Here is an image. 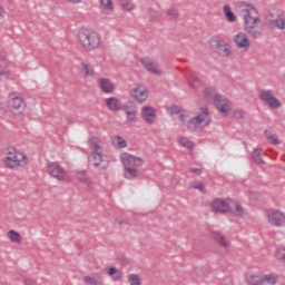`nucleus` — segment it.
<instances>
[{
    "label": "nucleus",
    "mask_w": 285,
    "mask_h": 285,
    "mask_svg": "<svg viewBox=\"0 0 285 285\" xmlns=\"http://www.w3.org/2000/svg\"><path fill=\"white\" fill-rule=\"evenodd\" d=\"M82 282L90 285H104V277L101 276H83Z\"/></svg>",
    "instance_id": "b1692460"
},
{
    "label": "nucleus",
    "mask_w": 285,
    "mask_h": 285,
    "mask_svg": "<svg viewBox=\"0 0 285 285\" xmlns=\"http://www.w3.org/2000/svg\"><path fill=\"white\" fill-rule=\"evenodd\" d=\"M141 66L147 70V72H151V75H161V69H159V65L153 61L149 57H144L140 59Z\"/></svg>",
    "instance_id": "4468645a"
},
{
    "label": "nucleus",
    "mask_w": 285,
    "mask_h": 285,
    "mask_svg": "<svg viewBox=\"0 0 285 285\" xmlns=\"http://www.w3.org/2000/svg\"><path fill=\"white\" fill-rule=\"evenodd\" d=\"M117 272H118L117 267H110V268L108 269V275H109L110 277H112V275H115Z\"/></svg>",
    "instance_id": "09e8293b"
},
{
    "label": "nucleus",
    "mask_w": 285,
    "mask_h": 285,
    "mask_svg": "<svg viewBox=\"0 0 285 285\" xmlns=\"http://www.w3.org/2000/svg\"><path fill=\"white\" fill-rule=\"evenodd\" d=\"M214 105L220 115L228 117V110H230V107L228 106V99H226V97L217 94L214 97Z\"/></svg>",
    "instance_id": "9b49d317"
},
{
    "label": "nucleus",
    "mask_w": 285,
    "mask_h": 285,
    "mask_svg": "<svg viewBox=\"0 0 285 285\" xmlns=\"http://www.w3.org/2000/svg\"><path fill=\"white\" fill-rule=\"evenodd\" d=\"M131 97L138 101V104H144L148 99V90L146 87L139 85L131 91Z\"/></svg>",
    "instance_id": "dca6fc26"
},
{
    "label": "nucleus",
    "mask_w": 285,
    "mask_h": 285,
    "mask_svg": "<svg viewBox=\"0 0 285 285\" xmlns=\"http://www.w3.org/2000/svg\"><path fill=\"white\" fill-rule=\"evenodd\" d=\"M10 99H11V108L13 110H17L18 112H23L26 110V101L21 97L14 96V94H10Z\"/></svg>",
    "instance_id": "aec40b11"
},
{
    "label": "nucleus",
    "mask_w": 285,
    "mask_h": 285,
    "mask_svg": "<svg viewBox=\"0 0 285 285\" xmlns=\"http://www.w3.org/2000/svg\"><path fill=\"white\" fill-rule=\"evenodd\" d=\"M166 14L170 19H179V10L177 8L171 7L166 11Z\"/></svg>",
    "instance_id": "c9c22d12"
},
{
    "label": "nucleus",
    "mask_w": 285,
    "mask_h": 285,
    "mask_svg": "<svg viewBox=\"0 0 285 285\" xmlns=\"http://www.w3.org/2000/svg\"><path fill=\"white\" fill-rule=\"evenodd\" d=\"M78 41L85 50L92 51L101 46V36L95 31L82 29L78 33Z\"/></svg>",
    "instance_id": "f03ea898"
},
{
    "label": "nucleus",
    "mask_w": 285,
    "mask_h": 285,
    "mask_svg": "<svg viewBox=\"0 0 285 285\" xmlns=\"http://www.w3.org/2000/svg\"><path fill=\"white\" fill-rule=\"evenodd\" d=\"M200 114L194 118H190L187 122V128L190 130V132H195L202 124H205L208 126L210 124V114L208 112V107H203L200 109Z\"/></svg>",
    "instance_id": "7ed1b4c3"
},
{
    "label": "nucleus",
    "mask_w": 285,
    "mask_h": 285,
    "mask_svg": "<svg viewBox=\"0 0 285 285\" xmlns=\"http://www.w3.org/2000/svg\"><path fill=\"white\" fill-rule=\"evenodd\" d=\"M215 96H217V90L215 87H207L204 89V97L207 99V101L215 99Z\"/></svg>",
    "instance_id": "c756f323"
},
{
    "label": "nucleus",
    "mask_w": 285,
    "mask_h": 285,
    "mask_svg": "<svg viewBox=\"0 0 285 285\" xmlns=\"http://www.w3.org/2000/svg\"><path fill=\"white\" fill-rule=\"evenodd\" d=\"M112 144L116 146V148H126L128 144L121 138V136H116L112 138Z\"/></svg>",
    "instance_id": "473e14b6"
},
{
    "label": "nucleus",
    "mask_w": 285,
    "mask_h": 285,
    "mask_svg": "<svg viewBox=\"0 0 285 285\" xmlns=\"http://www.w3.org/2000/svg\"><path fill=\"white\" fill-rule=\"evenodd\" d=\"M261 276L263 277V284L275 285V284H277V279H279L277 274H264Z\"/></svg>",
    "instance_id": "bb28decb"
},
{
    "label": "nucleus",
    "mask_w": 285,
    "mask_h": 285,
    "mask_svg": "<svg viewBox=\"0 0 285 285\" xmlns=\"http://www.w3.org/2000/svg\"><path fill=\"white\" fill-rule=\"evenodd\" d=\"M213 239L218 244V246H222L223 248H228L229 243L226 239V236L222 235V233L218 232H212Z\"/></svg>",
    "instance_id": "4be33fe9"
},
{
    "label": "nucleus",
    "mask_w": 285,
    "mask_h": 285,
    "mask_svg": "<svg viewBox=\"0 0 285 285\" xmlns=\"http://www.w3.org/2000/svg\"><path fill=\"white\" fill-rule=\"evenodd\" d=\"M190 188H194V190H199V193H203V195H206V187L199 180H195L190 183Z\"/></svg>",
    "instance_id": "7c9ffc66"
},
{
    "label": "nucleus",
    "mask_w": 285,
    "mask_h": 285,
    "mask_svg": "<svg viewBox=\"0 0 285 285\" xmlns=\"http://www.w3.org/2000/svg\"><path fill=\"white\" fill-rule=\"evenodd\" d=\"M6 14V9L0 4V17H3Z\"/></svg>",
    "instance_id": "864d4df0"
},
{
    "label": "nucleus",
    "mask_w": 285,
    "mask_h": 285,
    "mask_svg": "<svg viewBox=\"0 0 285 285\" xmlns=\"http://www.w3.org/2000/svg\"><path fill=\"white\" fill-rule=\"evenodd\" d=\"M11 77H12V71L0 69V81L3 78L4 79H10Z\"/></svg>",
    "instance_id": "37998d69"
},
{
    "label": "nucleus",
    "mask_w": 285,
    "mask_h": 285,
    "mask_svg": "<svg viewBox=\"0 0 285 285\" xmlns=\"http://www.w3.org/2000/svg\"><path fill=\"white\" fill-rule=\"evenodd\" d=\"M189 81H190L189 85L191 88H196L197 83L200 82L199 77H197V73H195V72L190 73Z\"/></svg>",
    "instance_id": "ea45409f"
},
{
    "label": "nucleus",
    "mask_w": 285,
    "mask_h": 285,
    "mask_svg": "<svg viewBox=\"0 0 285 285\" xmlns=\"http://www.w3.org/2000/svg\"><path fill=\"white\" fill-rule=\"evenodd\" d=\"M277 259H284L285 262V247H278L277 254H276Z\"/></svg>",
    "instance_id": "c03bdc74"
},
{
    "label": "nucleus",
    "mask_w": 285,
    "mask_h": 285,
    "mask_svg": "<svg viewBox=\"0 0 285 285\" xmlns=\"http://www.w3.org/2000/svg\"><path fill=\"white\" fill-rule=\"evenodd\" d=\"M24 285H37V282H35V279H32V278H26Z\"/></svg>",
    "instance_id": "8fccbe9b"
},
{
    "label": "nucleus",
    "mask_w": 285,
    "mask_h": 285,
    "mask_svg": "<svg viewBox=\"0 0 285 285\" xmlns=\"http://www.w3.org/2000/svg\"><path fill=\"white\" fill-rule=\"evenodd\" d=\"M8 237L10 239V242H12V244H21V234H19V232L11 229L8 232Z\"/></svg>",
    "instance_id": "cd10ccee"
},
{
    "label": "nucleus",
    "mask_w": 285,
    "mask_h": 285,
    "mask_svg": "<svg viewBox=\"0 0 285 285\" xmlns=\"http://www.w3.org/2000/svg\"><path fill=\"white\" fill-rule=\"evenodd\" d=\"M47 173L58 181H63L67 177L66 169L58 163H50L47 166Z\"/></svg>",
    "instance_id": "1a4fd4ad"
},
{
    "label": "nucleus",
    "mask_w": 285,
    "mask_h": 285,
    "mask_svg": "<svg viewBox=\"0 0 285 285\" xmlns=\"http://www.w3.org/2000/svg\"><path fill=\"white\" fill-rule=\"evenodd\" d=\"M125 112L127 115V121H130V124L137 122V111L136 110L129 111L127 109V110H125Z\"/></svg>",
    "instance_id": "4c0bfd02"
},
{
    "label": "nucleus",
    "mask_w": 285,
    "mask_h": 285,
    "mask_svg": "<svg viewBox=\"0 0 285 285\" xmlns=\"http://www.w3.org/2000/svg\"><path fill=\"white\" fill-rule=\"evenodd\" d=\"M264 135L266 139L271 141V144H273L274 146H279V139L274 134H272L268 130H265Z\"/></svg>",
    "instance_id": "2f4dec72"
},
{
    "label": "nucleus",
    "mask_w": 285,
    "mask_h": 285,
    "mask_svg": "<svg viewBox=\"0 0 285 285\" xmlns=\"http://www.w3.org/2000/svg\"><path fill=\"white\" fill-rule=\"evenodd\" d=\"M238 14L244 20V30L252 37V39H261L264 35L262 27V20L259 19V12L253 4L242 2L238 6Z\"/></svg>",
    "instance_id": "f257e3e1"
},
{
    "label": "nucleus",
    "mask_w": 285,
    "mask_h": 285,
    "mask_svg": "<svg viewBox=\"0 0 285 285\" xmlns=\"http://www.w3.org/2000/svg\"><path fill=\"white\" fill-rule=\"evenodd\" d=\"M118 224H119V226H124V224H128V222H126V220H119Z\"/></svg>",
    "instance_id": "6e6d98bb"
},
{
    "label": "nucleus",
    "mask_w": 285,
    "mask_h": 285,
    "mask_svg": "<svg viewBox=\"0 0 285 285\" xmlns=\"http://www.w3.org/2000/svg\"><path fill=\"white\" fill-rule=\"evenodd\" d=\"M98 85L101 92H105V95H112V92H115V82L108 78H100Z\"/></svg>",
    "instance_id": "a211bd4d"
},
{
    "label": "nucleus",
    "mask_w": 285,
    "mask_h": 285,
    "mask_svg": "<svg viewBox=\"0 0 285 285\" xmlns=\"http://www.w3.org/2000/svg\"><path fill=\"white\" fill-rule=\"evenodd\" d=\"M4 164L7 168H17V166L26 164V155L14 148H9Z\"/></svg>",
    "instance_id": "20e7f679"
},
{
    "label": "nucleus",
    "mask_w": 285,
    "mask_h": 285,
    "mask_svg": "<svg viewBox=\"0 0 285 285\" xmlns=\"http://www.w3.org/2000/svg\"><path fill=\"white\" fill-rule=\"evenodd\" d=\"M141 117L146 120L147 124H155V119H157V112L153 107H144L141 109Z\"/></svg>",
    "instance_id": "6ab92c4d"
},
{
    "label": "nucleus",
    "mask_w": 285,
    "mask_h": 285,
    "mask_svg": "<svg viewBox=\"0 0 285 285\" xmlns=\"http://www.w3.org/2000/svg\"><path fill=\"white\" fill-rule=\"evenodd\" d=\"M223 12L229 23H235V21H237V16H235L233 10L230 9V6L225 4L223 8Z\"/></svg>",
    "instance_id": "393cba45"
},
{
    "label": "nucleus",
    "mask_w": 285,
    "mask_h": 285,
    "mask_svg": "<svg viewBox=\"0 0 285 285\" xmlns=\"http://www.w3.org/2000/svg\"><path fill=\"white\" fill-rule=\"evenodd\" d=\"M115 275V279H121L124 277V274H121L120 271H118Z\"/></svg>",
    "instance_id": "603ef678"
},
{
    "label": "nucleus",
    "mask_w": 285,
    "mask_h": 285,
    "mask_svg": "<svg viewBox=\"0 0 285 285\" xmlns=\"http://www.w3.org/2000/svg\"><path fill=\"white\" fill-rule=\"evenodd\" d=\"M179 121H181L183 124H186L187 119H188V115L186 114V111H183L179 114L178 116Z\"/></svg>",
    "instance_id": "49530a36"
},
{
    "label": "nucleus",
    "mask_w": 285,
    "mask_h": 285,
    "mask_svg": "<svg viewBox=\"0 0 285 285\" xmlns=\"http://www.w3.org/2000/svg\"><path fill=\"white\" fill-rule=\"evenodd\" d=\"M128 279L130 282V285H141V278H139V275L137 274H130L128 276Z\"/></svg>",
    "instance_id": "a19ab883"
},
{
    "label": "nucleus",
    "mask_w": 285,
    "mask_h": 285,
    "mask_svg": "<svg viewBox=\"0 0 285 285\" xmlns=\"http://www.w3.org/2000/svg\"><path fill=\"white\" fill-rule=\"evenodd\" d=\"M247 284L248 285H263L264 284V279H263L262 275L252 274L247 278Z\"/></svg>",
    "instance_id": "c85d7f7f"
},
{
    "label": "nucleus",
    "mask_w": 285,
    "mask_h": 285,
    "mask_svg": "<svg viewBox=\"0 0 285 285\" xmlns=\"http://www.w3.org/2000/svg\"><path fill=\"white\" fill-rule=\"evenodd\" d=\"M266 217L271 226H275L276 228H282L285 226V215L278 209H267Z\"/></svg>",
    "instance_id": "6e6552de"
},
{
    "label": "nucleus",
    "mask_w": 285,
    "mask_h": 285,
    "mask_svg": "<svg viewBox=\"0 0 285 285\" xmlns=\"http://www.w3.org/2000/svg\"><path fill=\"white\" fill-rule=\"evenodd\" d=\"M82 70L85 71L86 77H95V69H92V66L82 62Z\"/></svg>",
    "instance_id": "f704fd0d"
},
{
    "label": "nucleus",
    "mask_w": 285,
    "mask_h": 285,
    "mask_svg": "<svg viewBox=\"0 0 285 285\" xmlns=\"http://www.w3.org/2000/svg\"><path fill=\"white\" fill-rule=\"evenodd\" d=\"M121 161L124 166H131L132 168L144 166V159L128 154L121 157Z\"/></svg>",
    "instance_id": "f3484780"
},
{
    "label": "nucleus",
    "mask_w": 285,
    "mask_h": 285,
    "mask_svg": "<svg viewBox=\"0 0 285 285\" xmlns=\"http://www.w3.org/2000/svg\"><path fill=\"white\" fill-rule=\"evenodd\" d=\"M119 6H121L124 10H127L128 12H130V10H135L132 0H119Z\"/></svg>",
    "instance_id": "72a5a7b5"
},
{
    "label": "nucleus",
    "mask_w": 285,
    "mask_h": 285,
    "mask_svg": "<svg viewBox=\"0 0 285 285\" xmlns=\"http://www.w3.org/2000/svg\"><path fill=\"white\" fill-rule=\"evenodd\" d=\"M234 43H236L237 48H240L242 50H248V48H250V40L244 32H239L234 36Z\"/></svg>",
    "instance_id": "2eb2a0df"
},
{
    "label": "nucleus",
    "mask_w": 285,
    "mask_h": 285,
    "mask_svg": "<svg viewBox=\"0 0 285 285\" xmlns=\"http://www.w3.org/2000/svg\"><path fill=\"white\" fill-rule=\"evenodd\" d=\"M76 178L78 179V181L85 184V186H90L91 184L90 179H88V171H86L85 169L76 170Z\"/></svg>",
    "instance_id": "a878e982"
},
{
    "label": "nucleus",
    "mask_w": 285,
    "mask_h": 285,
    "mask_svg": "<svg viewBox=\"0 0 285 285\" xmlns=\"http://www.w3.org/2000/svg\"><path fill=\"white\" fill-rule=\"evenodd\" d=\"M259 99L261 101H264L269 106V108H282V102L273 96V90H262L259 92Z\"/></svg>",
    "instance_id": "9d476101"
},
{
    "label": "nucleus",
    "mask_w": 285,
    "mask_h": 285,
    "mask_svg": "<svg viewBox=\"0 0 285 285\" xmlns=\"http://www.w3.org/2000/svg\"><path fill=\"white\" fill-rule=\"evenodd\" d=\"M252 159L254 164H257V166H264L266 165V161L262 158V148H256L252 153Z\"/></svg>",
    "instance_id": "5701e85b"
},
{
    "label": "nucleus",
    "mask_w": 285,
    "mask_h": 285,
    "mask_svg": "<svg viewBox=\"0 0 285 285\" xmlns=\"http://www.w3.org/2000/svg\"><path fill=\"white\" fill-rule=\"evenodd\" d=\"M266 21L273 28H278V30H284L285 28L284 14L278 9L269 10L266 14Z\"/></svg>",
    "instance_id": "0eeeda50"
},
{
    "label": "nucleus",
    "mask_w": 285,
    "mask_h": 285,
    "mask_svg": "<svg viewBox=\"0 0 285 285\" xmlns=\"http://www.w3.org/2000/svg\"><path fill=\"white\" fill-rule=\"evenodd\" d=\"M91 149L94 151L89 156L90 166H94V168H98V170H106V168H108V164H104V155L101 154V146L95 142Z\"/></svg>",
    "instance_id": "39448f33"
},
{
    "label": "nucleus",
    "mask_w": 285,
    "mask_h": 285,
    "mask_svg": "<svg viewBox=\"0 0 285 285\" xmlns=\"http://www.w3.org/2000/svg\"><path fill=\"white\" fill-rule=\"evenodd\" d=\"M189 173H193L194 175H202V169H199V168H190Z\"/></svg>",
    "instance_id": "3c124183"
},
{
    "label": "nucleus",
    "mask_w": 285,
    "mask_h": 285,
    "mask_svg": "<svg viewBox=\"0 0 285 285\" xmlns=\"http://www.w3.org/2000/svg\"><path fill=\"white\" fill-rule=\"evenodd\" d=\"M209 46L214 52L217 55H220L222 57H230L233 55V51L230 50V47L224 39L219 37H213L209 40Z\"/></svg>",
    "instance_id": "423d86ee"
},
{
    "label": "nucleus",
    "mask_w": 285,
    "mask_h": 285,
    "mask_svg": "<svg viewBox=\"0 0 285 285\" xmlns=\"http://www.w3.org/2000/svg\"><path fill=\"white\" fill-rule=\"evenodd\" d=\"M141 175V173H139V170L132 166H125V179H137V177H139Z\"/></svg>",
    "instance_id": "412c9836"
},
{
    "label": "nucleus",
    "mask_w": 285,
    "mask_h": 285,
    "mask_svg": "<svg viewBox=\"0 0 285 285\" xmlns=\"http://www.w3.org/2000/svg\"><path fill=\"white\" fill-rule=\"evenodd\" d=\"M235 212H236V215H238V217H242V215L244 213V209L242 208L240 205H236L235 206Z\"/></svg>",
    "instance_id": "de8ad7c7"
},
{
    "label": "nucleus",
    "mask_w": 285,
    "mask_h": 285,
    "mask_svg": "<svg viewBox=\"0 0 285 285\" xmlns=\"http://www.w3.org/2000/svg\"><path fill=\"white\" fill-rule=\"evenodd\" d=\"M100 6L105 10H115V7L112 6V0H100Z\"/></svg>",
    "instance_id": "79ce46f5"
},
{
    "label": "nucleus",
    "mask_w": 285,
    "mask_h": 285,
    "mask_svg": "<svg viewBox=\"0 0 285 285\" xmlns=\"http://www.w3.org/2000/svg\"><path fill=\"white\" fill-rule=\"evenodd\" d=\"M210 208L213 213H219L224 215L230 210V205H228V203L222 198H215L210 204Z\"/></svg>",
    "instance_id": "ddd939ff"
},
{
    "label": "nucleus",
    "mask_w": 285,
    "mask_h": 285,
    "mask_svg": "<svg viewBox=\"0 0 285 285\" xmlns=\"http://www.w3.org/2000/svg\"><path fill=\"white\" fill-rule=\"evenodd\" d=\"M234 118L235 119H244V111L242 109L234 110Z\"/></svg>",
    "instance_id": "a18cd8bd"
},
{
    "label": "nucleus",
    "mask_w": 285,
    "mask_h": 285,
    "mask_svg": "<svg viewBox=\"0 0 285 285\" xmlns=\"http://www.w3.org/2000/svg\"><path fill=\"white\" fill-rule=\"evenodd\" d=\"M105 104L111 112H119V110H128V105H124L117 97H110L105 99Z\"/></svg>",
    "instance_id": "f8f14e48"
},
{
    "label": "nucleus",
    "mask_w": 285,
    "mask_h": 285,
    "mask_svg": "<svg viewBox=\"0 0 285 285\" xmlns=\"http://www.w3.org/2000/svg\"><path fill=\"white\" fill-rule=\"evenodd\" d=\"M69 3H75V4H77V3H81V0H67Z\"/></svg>",
    "instance_id": "5fc2aeb1"
},
{
    "label": "nucleus",
    "mask_w": 285,
    "mask_h": 285,
    "mask_svg": "<svg viewBox=\"0 0 285 285\" xmlns=\"http://www.w3.org/2000/svg\"><path fill=\"white\" fill-rule=\"evenodd\" d=\"M179 144L183 146V148H187V150H193V148H195V144L187 138H181Z\"/></svg>",
    "instance_id": "e433bc0d"
},
{
    "label": "nucleus",
    "mask_w": 285,
    "mask_h": 285,
    "mask_svg": "<svg viewBox=\"0 0 285 285\" xmlns=\"http://www.w3.org/2000/svg\"><path fill=\"white\" fill-rule=\"evenodd\" d=\"M184 111V109H181L179 106L173 105L171 107L168 108V112L169 115H171V117H175V115L181 114Z\"/></svg>",
    "instance_id": "58836bf2"
}]
</instances>
